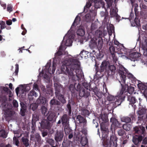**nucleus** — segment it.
<instances>
[{
  "label": "nucleus",
  "mask_w": 147,
  "mask_h": 147,
  "mask_svg": "<svg viewBox=\"0 0 147 147\" xmlns=\"http://www.w3.org/2000/svg\"><path fill=\"white\" fill-rule=\"evenodd\" d=\"M80 22V18L78 16L76 17L74 23L72 24V27L73 26H76L79 24Z\"/></svg>",
  "instance_id": "17"
},
{
  "label": "nucleus",
  "mask_w": 147,
  "mask_h": 147,
  "mask_svg": "<svg viewBox=\"0 0 147 147\" xmlns=\"http://www.w3.org/2000/svg\"><path fill=\"white\" fill-rule=\"evenodd\" d=\"M140 7L141 8L143 9H146V6L142 3H141L140 4Z\"/></svg>",
  "instance_id": "52"
},
{
  "label": "nucleus",
  "mask_w": 147,
  "mask_h": 147,
  "mask_svg": "<svg viewBox=\"0 0 147 147\" xmlns=\"http://www.w3.org/2000/svg\"><path fill=\"white\" fill-rule=\"evenodd\" d=\"M119 74L120 75L121 82L123 83H125L126 79V76L124 74L125 73L123 71L125 72L127 76V77L129 78L131 80H135V78L133 75L130 73L128 72L127 70L123 66L121 65L119 66Z\"/></svg>",
  "instance_id": "6"
},
{
  "label": "nucleus",
  "mask_w": 147,
  "mask_h": 147,
  "mask_svg": "<svg viewBox=\"0 0 147 147\" xmlns=\"http://www.w3.org/2000/svg\"><path fill=\"white\" fill-rule=\"evenodd\" d=\"M33 89L35 90H38V86L36 84H34L33 86Z\"/></svg>",
  "instance_id": "61"
},
{
  "label": "nucleus",
  "mask_w": 147,
  "mask_h": 147,
  "mask_svg": "<svg viewBox=\"0 0 147 147\" xmlns=\"http://www.w3.org/2000/svg\"><path fill=\"white\" fill-rule=\"evenodd\" d=\"M67 107L69 109V113H71V106L70 104H68L67 105Z\"/></svg>",
  "instance_id": "63"
},
{
  "label": "nucleus",
  "mask_w": 147,
  "mask_h": 147,
  "mask_svg": "<svg viewBox=\"0 0 147 147\" xmlns=\"http://www.w3.org/2000/svg\"><path fill=\"white\" fill-rule=\"evenodd\" d=\"M142 49L143 51V55L147 56V42H145L143 44Z\"/></svg>",
  "instance_id": "15"
},
{
  "label": "nucleus",
  "mask_w": 147,
  "mask_h": 147,
  "mask_svg": "<svg viewBox=\"0 0 147 147\" xmlns=\"http://www.w3.org/2000/svg\"><path fill=\"white\" fill-rule=\"evenodd\" d=\"M123 127L124 129L126 131H129L131 129L130 125L128 124H124L123 126Z\"/></svg>",
  "instance_id": "24"
},
{
  "label": "nucleus",
  "mask_w": 147,
  "mask_h": 147,
  "mask_svg": "<svg viewBox=\"0 0 147 147\" xmlns=\"http://www.w3.org/2000/svg\"><path fill=\"white\" fill-rule=\"evenodd\" d=\"M1 133H3L4 134H2L1 136L3 138H6L7 137V135L5 134V132L4 130H2L1 131Z\"/></svg>",
  "instance_id": "51"
},
{
  "label": "nucleus",
  "mask_w": 147,
  "mask_h": 147,
  "mask_svg": "<svg viewBox=\"0 0 147 147\" xmlns=\"http://www.w3.org/2000/svg\"><path fill=\"white\" fill-rule=\"evenodd\" d=\"M128 100L132 103H135L136 102V100L134 97L129 96L128 97Z\"/></svg>",
  "instance_id": "18"
},
{
  "label": "nucleus",
  "mask_w": 147,
  "mask_h": 147,
  "mask_svg": "<svg viewBox=\"0 0 147 147\" xmlns=\"http://www.w3.org/2000/svg\"><path fill=\"white\" fill-rule=\"evenodd\" d=\"M118 54L119 55V57H122V58L125 59H130L131 61H134L135 60V59H133V57H134V55H131V56L130 55L131 54H130L129 55V57H127L125 55H123L122 53H118Z\"/></svg>",
  "instance_id": "14"
},
{
  "label": "nucleus",
  "mask_w": 147,
  "mask_h": 147,
  "mask_svg": "<svg viewBox=\"0 0 147 147\" xmlns=\"http://www.w3.org/2000/svg\"><path fill=\"white\" fill-rule=\"evenodd\" d=\"M115 70V67L113 65H111L109 64V71L110 70L111 72H113Z\"/></svg>",
  "instance_id": "39"
},
{
  "label": "nucleus",
  "mask_w": 147,
  "mask_h": 147,
  "mask_svg": "<svg viewBox=\"0 0 147 147\" xmlns=\"http://www.w3.org/2000/svg\"><path fill=\"white\" fill-rule=\"evenodd\" d=\"M118 133L119 135H120V136H122L124 134V132L123 131L121 130H119V131L118 132Z\"/></svg>",
  "instance_id": "53"
},
{
  "label": "nucleus",
  "mask_w": 147,
  "mask_h": 147,
  "mask_svg": "<svg viewBox=\"0 0 147 147\" xmlns=\"http://www.w3.org/2000/svg\"><path fill=\"white\" fill-rule=\"evenodd\" d=\"M110 14L112 15L113 16H116L117 14L116 13V11H115L114 9H110Z\"/></svg>",
  "instance_id": "34"
},
{
  "label": "nucleus",
  "mask_w": 147,
  "mask_h": 147,
  "mask_svg": "<svg viewBox=\"0 0 147 147\" xmlns=\"http://www.w3.org/2000/svg\"><path fill=\"white\" fill-rule=\"evenodd\" d=\"M23 30V31L22 32V35H24L26 34L27 31L26 30L25 28H24V29Z\"/></svg>",
  "instance_id": "62"
},
{
  "label": "nucleus",
  "mask_w": 147,
  "mask_h": 147,
  "mask_svg": "<svg viewBox=\"0 0 147 147\" xmlns=\"http://www.w3.org/2000/svg\"><path fill=\"white\" fill-rule=\"evenodd\" d=\"M63 57H64L62 61L61 66V72H63L72 76L74 74L73 71L75 70L76 76L79 78L81 76L82 72L80 69L79 61L77 60L72 59L70 55H67Z\"/></svg>",
  "instance_id": "1"
},
{
  "label": "nucleus",
  "mask_w": 147,
  "mask_h": 147,
  "mask_svg": "<svg viewBox=\"0 0 147 147\" xmlns=\"http://www.w3.org/2000/svg\"><path fill=\"white\" fill-rule=\"evenodd\" d=\"M51 104L52 105H54L55 104H59V103H56V100L55 99H53L51 100Z\"/></svg>",
  "instance_id": "54"
},
{
  "label": "nucleus",
  "mask_w": 147,
  "mask_h": 147,
  "mask_svg": "<svg viewBox=\"0 0 147 147\" xmlns=\"http://www.w3.org/2000/svg\"><path fill=\"white\" fill-rule=\"evenodd\" d=\"M142 143L145 144H147V138H145L142 141Z\"/></svg>",
  "instance_id": "60"
},
{
  "label": "nucleus",
  "mask_w": 147,
  "mask_h": 147,
  "mask_svg": "<svg viewBox=\"0 0 147 147\" xmlns=\"http://www.w3.org/2000/svg\"><path fill=\"white\" fill-rule=\"evenodd\" d=\"M30 89L29 86H27L26 88L24 87L21 86L17 88L16 89V92L17 95H18V92L21 93L22 94L24 93V91H26L29 90Z\"/></svg>",
  "instance_id": "9"
},
{
  "label": "nucleus",
  "mask_w": 147,
  "mask_h": 147,
  "mask_svg": "<svg viewBox=\"0 0 147 147\" xmlns=\"http://www.w3.org/2000/svg\"><path fill=\"white\" fill-rule=\"evenodd\" d=\"M77 119L78 121H79L80 123H82L85 121V119L80 115H78L77 116Z\"/></svg>",
  "instance_id": "20"
},
{
  "label": "nucleus",
  "mask_w": 147,
  "mask_h": 147,
  "mask_svg": "<svg viewBox=\"0 0 147 147\" xmlns=\"http://www.w3.org/2000/svg\"><path fill=\"white\" fill-rule=\"evenodd\" d=\"M53 140H52V139H49L48 140V142H50V144L51 145H53Z\"/></svg>",
  "instance_id": "64"
},
{
  "label": "nucleus",
  "mask_w": 147,
  "mask_h": 147,
  "mask_svg": "<svg viewBox=\"0 0 147 147\" xmlns=\"http://www.w3.org/2000/svg\"><path fill=\"white\" fill-rule=\"evenodd\" d=\"M77 34L80 36H82L85 35V31L84 27L82 25H80L76 32Z\"/></svg>",
  "instance_id": "10"
},
{
  "label": "nucleus",
  "mask_w": 147,
  "mask_h": 147,
  "mask_svg": "<svg viewBox=\"0 0 147 147\" xmlns=\"http://www.w3.org/2000/svg\"><path fill=\"white\" fill-rule=\"evenodd\" d=\"M20 113L21 114V115L22 116H24L25 115V109H21L20 110Z\"/></svg>",
  "instance_id": "48"
},
{
  "label": "nucleus",
  "mask_w": 147,
  "mask_h": 147,
  "mask_svg": "<svg viewBox=\"0 0 147 147\" xmlns=\"http://www.w3.org/2000/svg\"><path fill=\"white\" fill-rule=\"evenodd\" d=\"M74 36V32L69 30L64 36L61 45L58 51L55 54L56 56H59L62 54L63 51L66 48L65 46H70L72 45Z\"/></svg>",
  "instance_id": "3"
},
{
  "label": "nucleus",
  "mask_w": 147,
  "mask_h": 147,
  "mask_svg": "<svg viewBox=\"0 0 147 147\" xmlns=\"http://www.w3.org/2000/svg\"><path fill=\"white\" fill-rule=\"evenodd\" d=\"M138 86L140 90H143L146 88L145 85L141 82H139L138 84Z\"/></svg>",
  "instance_id": "22"
},
{
  "label": "nucleus",
  "mask_w": 147,
  "mask_h": 147,
  "mask_svg": "<svg viewBox=\"0 0 147 147\" xmlns=\"http://www.w3.org/2000/svg\"><path fill=\"white\" fill-rule=\"evenodd\" d=\"M37 101L38 104H44L46 103V100L45 98L44 97L40 96Z\"/></svg>",
  "instance_id": "16"
},
{
  "label": "nucleus",
  "mask_w": 147,
  "mask_h": 147,
  "mask_svg": "<svg viewBox=\"0 0 147 147\" xmlns=\"http://www.w3.org/2000/svg\"><path fill=\"white\" fill-rule=\"evenodd\" d=\"M135 22L137 26H138L140 25L139 21L137 19L135 18Z\"/></svg>",
  "instance_id": "57"
},
{
  "label": "nucleus",
  "mask_w": 147,
  "mask_h": 147,
  "mask_svg": "<svg viewBox=\"0 0 147 147\" xmlns=\"http://www.w3.org/2000/svg\"><path fill=\"white\" fill-rule=\"evenodd\" d=\"M144 96L147 98V89H145L143 93Z\"/></svg>",
  "instance_id": "58"
},
{
  "label": "nucleus",
  "mask_w": 147,
  "mask_h": 147,
  "mask_svg": "<svg viewBox=\"0 0 147 147\" xmlns=\"http://www.w3.org/2000/svg\"><path fill=\"white\" fill-rule=\"evenodd\" d=\"M57 64L54 62L53 64L52 69L51 71L52 67L50 66L49 63H47L45 66V68L43 69L42 72L40 73L39 75L40 76L43 77L44 78L49 81V78L48 76L49 73L50 74H53L55 72L56 69Z\"/></svg>",
  "instance_id": "4"
},
{
  "label": "nucleus",
  "mask_w": 147,
  "mask_h": 147,
  "mask_svg": "<svg viewBox=\"0 0 147 147\" xmlns=\"http://www.w3.org/2000/svg\"><path fill=\"white\" fill-rule=\"evenodd\" d=\"M0 25L1 29H4L5 27V22L2 21H0Z\"/></svg>",
  "instance_id": "32"
},
{
  "label": "nucleus",
  "mask_w": 147,
  "mask_h": 147,
  "mask_svg": "<svg viewBox=\"0 0 147 147\" xmlns=\"http://www.w3.org/2000/svg\"><path fill=\"white\" fill-rule=\"evenodd\" d=\"M83 114L84 115H89L90 114L89 111L87 110H84L83 111Z\"/></svg>",
  "instance_id": "45"
},
{
  "label": "nucleus",
  "mask_w": 147,
  "mask_h": 147,
  "mask_svg": "<svg viewBox=\"0 0 147 147\" xmlns=\"http://www.w3.org/2000/svg\"><path fill=\"white\" fill-rule=\"evenodd\" d=\"M63 133L62 131L57 132L55 136V139L56 141H61L63 137Z\"/></svg>",
  "instance_id": "11"
},
{
  "label": "nucleus",
  "mask_w": 147,
  "mask_h": 147,
  "mask_svg": "<svg viewBox=\"0 0 147 147\" xmlns=\"http://www.w3.org/2000/svg\"><path fill=\"white\" fill-rule=\"evenodd\" d=\"M69 89L71 92L73 91L75 89L74 85L72 84L70 85L69 87Z\"/></svg>",
  "instance_id": "43"
},
{
  "label": "nucleus",
  "mask_w": 147,
  "mask_h": 147,
  "mask_svg": "<svg viewBox=\"0 0 147 147\" xmlns=\"http://www.w3.org/2000/svg\"><path fill=\"white\" fill-rule=\"evenodd\" d=\"M61 121L63 124H65L67 123V115H65L63 116L61 118Z\"/></svg>",
  "instance_id": "23"
},
{
  "label": "nucleus",
  "mask_w": 147,
  "mask_h": 147,
  "mask_svg": "<svg viewBox=\"0 0 147 147\" xmlns=\"http://www.w3.org/2000/svg\"><path fill=\"white\" fill-rule=\"evenodd\" d=\"M19 69V66L18 64L16 65V69L15 71V73L17 75Z\"/></svg>",
  "instance_id": "46"
},
{
  "label": "nucleus",
  "mask_w": 147,
  "mask_h": 147,
  "mask_svg": "<svg viewBox=\"0 0 147 147\" xmlns=\"http://www.w3.org/2000/svg\"><path fill=\"white\" fill-rule=\"evenodd\" d=\"M22 140L23 144H25L26 146H29L28 140L27 139L22 137Z\"/></svg>",
  "instance_id": "19"
},
{
  "label": "nucleus",
  "mask_w": 147,
  "mask_h": 147,
  "mask_svg": "<svg viewBox=\"0 0 147 147\" xmlns=\"http://www.w3.org/2000/svg\"><path fill=\"white\" fill-rule=\"evenodd\" d=\"M86 94V91L85 89H83L80 91V96L81 97L84 96Z\"/></svg>",
  "instance_id": "35"
},
{
  "label": "nucleus",
  "mask_w": 147,
  "mask_h": 147,
  "mask_svg": "<svg viewBox=\"0 0 147 147\" xmlns=\"http://www.w3.org/2000/svg\"><path fill=\"white\" fill-rule=\"evenodd\" d=\"M121 121L123 122L126 123H129L131 121V120L130 118L127 117L125 118L124 120V121H123L122 120H121Z\"/></svg>",
  "instance_id": "42"
},
{
  "label": "nucleus",
  "mask_w": 147,
  "mask_h": 147,
  "mask_svg": "<svg viewBox=\"0 0 147 147\" xmlns=\"http://www.w3.org/2000/svg\"><path fill=\"white\" fill-rule=\"evenodd\" d=\"M114 43L115 45H119V47H122L123 48L124 47V46L123 45H122L120 44L116 40H114Z\"/></svg>",
  "instance_id": "41"
},
{
  "label": "nucleus",
  "mask_w": 147,
  "mask_h": 147,
  "mask_svg": "<svg viewBox=\"0 0 147 147\" xmlns=\"http://www.w3.org/2000/svg\"><path fill=\"white\" fill-rule=\"evenodd\" d=\"M0 4L2 6L3 8L4 9H5L6 7V4L3 2H0Z\"/></svg>",
  "instance_id": "49"
},
{
  "label": "nucleus",
  "mask_w": 147,
  "mask_h": 147,
  "mask_svg": "<svg viewBox=\"0 0 147 147\" xmlns=\"http://www.w3.org/2000/svg\"><path fill=\"white\" fill-rule=\"evenodd\" d=\"M97 28V25L96 22H94L92 24L91 26V29L93 30Z\"/></svg>",
  "instance_id": "33"
},
{
  "label": "nucleus",
  "mask_w": 147,
  "mask_h": 147,
  "mask_svg": "<svg viewBox=\"0 0 147 147\" xmlns=\"http://www.w3.org/2000/svg\"><path fill=\"white\" fill-rule=\"evenodd\" d=\"M109 50L111 54L112 55H113L115 52L114 47L113 46H111L109 48Z\"/></svg>",
  "instance_id": "40"
},
{
  "label": "nucleus",
  "mask_w": 147,
  "mask_h": 147,
  "mask_svg": "<svg viewBox=\"0 0 147 147\" xmlns=\"http://www.w3.org/2000/svg\"><path fill=\"white\" fill-rule=\"evenodd\" d=\"M108 31L109 33V36L112 35V33L114 32L113 28V26H112L110 29L109 30V28H108Z\"/></svg>",
  "instance_id": "37"
},
{
  "label": "nucleus",
  "mask_w": 147,
  "mask_h": 147,
  "mask_svg": "<svg viewBox=\"0 0 147 147\" xmlns=\"http://www.w3.org/2000/svg\"><path fill=\"white\" fill-rule=\"evenodd\" d=\"M140 129L142 130V134L144 133L145 130V127L143 126L140 127Z\"/></svg>",
  "instance_id": "59"
},
{
  "label": "nucleus",
  "mask_w": 147,
  "mask_h": 147,
  "mask_svg": "<svg viewBox=\"0 0 147 147\" xmlns=\"http://www.w3.org/2000/svg\"><path fill=\"white\" fill-rule=\"evenodd\" d=\"M12 106L11 105H8L6 103H3L2 105V108L3 110V113L5 117H8L11 116L12 112L11 109Z\"/></svg>",
  "instance_id": "7"
},
{
  "label": "nucleus",
  "mask_w": 147,
  "mask_h": 147,
  "mask_svg": "<svg viewBox=\"0 0 147 147\" xmlns=\"http://www.w3.org/2000/svg\"><path fill=\"white\" fill-rule=\"evenodd\" d=\"M109 61H103L100 65L101 71H105L108 74L109 73Z\"/></svg>",
  "instance_id": "8"
},
{
  "label": "nucleus",
  "mask_w": 147,
  "mask_h": 147,
  "mask_svg": "<svg viewBox=\"0 0 147 147\" xmlns=\"http://www.w3.org/2000/svg\"><path fill=\"white\" fill-rule=\"evenodd\" d=\"M30 107L33 111H34L37 107V105L35 103L32 104L30 105Z\"/></svg>",
  "instance_id": "38"
},
{
  "label": "nucleus",
  "mask_w": 147,
  "mask_h": 147,
  "mask_svg": "<svg viewBox=\"0 0 147 147\" xmlns=\"http://www.w3.org/2000/svg\"><path fill=\"white\" fill-rule=\"evenodd\" d=\"M19 142L18 138L16 137L13 138V144L17 146H19Z\"/></svg>",
  "instance_id": "27"
},
{
  "label": "nucleus",
  "mask_w": 147,
  "mask_h": 147,
  "mask_svg": "<svg viewBox=\"0 0 147 147\" xmlns=\"http://www.w3.org/2000/svg\"><path fill=\"white\" fill-rule=\"evenodd\" d=\"M134 130L136 132L138 133L139 131H140V127H134Z\"/></svg>",
  "instance_id": "50"
},
{
  "label": "nucleus",
  "mask_w": 147,
  "mask_h": 147,
  "mask_svg": "<svg viewBox=\"0 0 147 147\" xmlns=\"http://www.w3.org/2000/svg\"><path fill=\"white\" fill-rule=\"evenodd\" d=\"M12 6L11 4H8L7 5V11L9 13L12 11Z\"/></svg>",
  "instance_id": "30"
},
{
  "label": "nucleus",
  "mask_w": 147,
  "mask_h": 147,
  "mask_svg": "<svg viewBox=\"0 0 147 147\" xmlns=\"http://www.w3.org/2000/svg\"><path fill=\"white\" fill-rule=\"evenodd\" d=\"M6 24L8 25H10L12 24V21L10 20H9L6 21Z\"/></svg>",
  "instance_id": "55"
},
{
  "label": "nucleus",
  "mask_w": 147,
  "mask_h": 147,
  "mask_svg": "<svg viewBox=\"0 0 147 147\" xmlns=\"http://www.w3.org/2000/svg\"><path fill=\"white\" fill-rule=\"evenodd\" d=\"M13 104L14 107H17L18 106V104L17 101L15 100H14L13 101Z\"/></svg>",
  "instance_id": "44"
},
{
  "label": "nucleus",
  "mask_w": 147,
  "mask_h": 147,
  "mask_svg": "<svg viewBox=\"0 0 147 147\" xmlns=\"http://www.w3.org/2000/svg\"><path fill=\"white\" fill-rule=\"evenodd\" d=\"M55 117V113H51L47 117L48 120L49 121H52Z\"/></svg>",
  "instance_id": "25"
},
{
  "label": "nucleus",
  "mask_w": 147,
  "mask_h": 147,
  "mask_svg": "<svg viewBox=\"0 0 147 147\" xmlns=\"http://www.w3.org/2000/svg\"><path fill=\"white\" fill-rule=\"evenodd\" d=\"M41 110L42 113L45 115L47 111V108L45 107H42L41 108Z\"/></svg>",
  "instance_id": "36"
},
{
  "label": "nucleus",
  "mask_w": 147,
  "mask_h": 147,
  "mask_svg": "<svg viewBox=\"0 0 147 147\" xmlns=\"http://www.w3.org/2000/svg\"><path fill=\"white\" fill-rule=\"evenodd\" d=\"M117 139V138L114 136H111L110 138L111 141L113 142L116 141Z\"/></svg>",
  "instance_id": "47"
},
{
  "label": "nucleus",
  "mask_w": 147,
  "mask_h": 147,
  "mask_svg": "<svg viewBox=\"0 0 147 147\" xmlns=\"http://www.w3.org/2000/svg\"><path fill=\"white\" fill-rule=\"evenodd\" d=\"M125 90L122 88L120 91L118 92L116 97L112 95H109L107 97V99L110 101H115V104L117 105H120L122 102L123 97V95Z\"/></svg>",
  "instance_id": "5"
},
{
  "label": "nucleus",
  "mask_w": 147,
  "mask_h": 147,
  "mask_svg": "<svg viewBox=\"0 0 147 147\" xmlns=\"http://www.w3.org/2000/svg\"><path fill=\"white\" fill-rule=\"evenodd\" d=\"M88 140L86 138H84L83 139L81 142L82 145V146H84L86 145L87 144Z\"/></svg>",
  "instance_id": "28"
},
{
  "label": "nucleus",
  "mask_w": 147,
  "mask_h": 147,
  "mask_svg": "<svg viewBox=\"0 0 147 147\" xmlns=\"http://www.w3.org/2000/svg\"><path fill=\"white\" fill-rule=\"evenodd\" d=\"M110 121L112 122V124L116 126L119 125L118 122L114 118H111L110 119Z\"/></svg>",
  "instance_id": "21"
},
{
  "label": "nucleus",
  "mask_w": 147,
  "mask_h": 147,
  "mask_svg": "<svg viewBox=\"0 0 147 147\" xmlns=\"http://www.w3.org/2000/svg\"><path fill=\"white\" fill-rule=\"evenodd\" d=\"M142 137L141 136H135L133 137V142L135 145H137L142 140Z\"/></svg>",
  "instance_id": "12"
},
{
  "label": "nucleus",
  "mask_w": 147,
  "mask_h": 147,
  "mask_svg": "<svg viewBox=\"0 0 147 147\" xmlns=\"http://www.w3.org/2000/svg\"><path fill=\"white\" fill-rule=\"evenodd\" d=\"M58 99L63 103H65L66 102L63 96L62 95L59 96L58 97Z\"/></svg>",
  "instance_id": "31"
},
{
  "label": "nucleus",
  "mask_w": 147,
  "mask_h": 147,
  "mask_svg": "<svg viewBox=\"0 0 147 147\" xmlns=\"http://www.w3.org/2000/svg\"><path fill=\"white\" fill-rule=\"evenodd\" d=\"M88 52L87 51H82L81 52L79 55H78V57H80L78 58V59H86L88 57L87 54H88Z\"/></svg>",
  "instance_id": "13"
},
{
  "label": "nucleus",
  "mask_w": 147,
  "mask_h": 147,
  "mask_svg": "<svg viewBox=\"0 0 147 147\" xmlns=\"http://www.w3.org/2000/svg\"><path fill=\"white\" fill-rule=\"evenodd\" d=\"M29 97L31 96H34V97H36L37 96L36 93L33 91H30V93L28 94ZM29 98H30L29 97Z\"/></svg>",
  "instance_id": "29"
},
{
  "label": "nucleus",
  "mask_w": 147,
  "mask_h": 147,
  "mask_svg": "<svg viewBox=\"0 0 147 147\" xmlns=\"http://www.w3.org/2000/svg\"><path fill=\"white\" fill-rule=\"evenodd\" d=\"M21 106L22 107V109H25V105L22 102H21L20 103Z\"/></svg>",
  "instance_id": "56"
},
{
  "label": "nucleus",
  "mask_w": 147,
  "mask_h": 147,
  "mask_svg": "<svg viewBox=\"0 0 147 147\" xmlns=\"http://www.w3.org/2000/svg\"><path fill=\"white\" fill-rule=\"evenodd\" d=\"M130 55H134V57H133V59H135L136 58L139 57L140 56V54L138 53H131Z\"/></svg>",
  "instance_id": "26"
},
{
  "label": "nucleus",
  "mask_w": 147,
  "mask_h": 147,
  "mask_svg": "<svg viewBox=\"0 0 147 147\" xmlns=\"http://www.w3.org/2000/svg\"><path fill=\"white\" fill-rule=\"evenodd\" d=\"M107 2L108 7L109 8L111 5L112 0H105ZM105 3L103 0H89L84 7V11H88L92 12L95 8H99L101 7H103Z\"/></svg>",
  "instance_id": "2"
}]
</instances>
